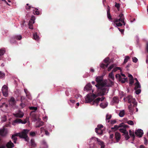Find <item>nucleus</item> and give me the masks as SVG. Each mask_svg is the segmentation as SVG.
<instances>
[{
  "instance_id": "nucleus-1",
  "label": "nucleus",
  "mask_w": 148,
  "mask_h": 148,
  "mask_svg": "<svg viewBox=\"0 0 148 148\" xmlns=\"http://www.w3.org/2000/svg\"><path fill=\"white\" fill-rule=\"evenodd\" d=\"M103 76H100L97 77L96 78L97 84L95 86L99 90L100 92L102 95H104L108 90V89L106 88L107 86L106 84L103 81Z\"/></svg>"
},
{
  "instance_id": "nucleus-2",
  "label": "nucleus",
  "mask_w": 148,
  "mask_h": 148,
  "mask_svg": "<svg viewBox=\"0 0 148 148\" xmlns=\"http://www.w3.org/2000/svg\"><path fill=\"white\" fill-rule=\"evenodd\" d=\"M98 95L94 94H89L86 96V103H90L92 105H94L96 104V106H98L99 101H103L105 98L104 97H102L101 98L98 97L95 99L97 98Z\"/></svg>"
},
{
  "instance_id": "nucleus-3",
  "label": "nucleus",
  "mask_w": 148,
  "mask_h": 148,
  "mask_svg": "<svg viewBox=\"0 0 148 148\" xmlns=\"http://www.w3.org/2000/svg\"><path fill=\"white\" fill-rule=\"evenodd\" d=\"M29 132V130L27 129L24 130L21 132L19 133H16L12 135V139L13 140L14 143H16L17 140V138L16 137L18 136L20 138H23L25 139V141L28 142L29 138L28 137L27 134Z\"/></svg>"
},
{
  "instance_id": "nucleus-4",
  "label": "nucleus",
  "mask_w": 148,
  "mask_h": 148,
  "mask_svg": "<svg viewBox=\"0 0 148 148\" xmlns=\"http://www.w3.org/2000/svg\"><path fill=\"white\" fill-rule=\"evenodd\" d=\"M124 20L123 14L122 13H121L117 18L114 19V24L117 27L121 26L123 25H125V23L124 21Z\"/></svg>"
},
{
  "instance_id": "nucleus-5",
  "label": "nucleus",
  "mask_w": 148,
  "mask_h": 148,
  "mask_svg": "<svg viewBox=\"0 0 148 148\" xmlns=\"http://www.w3.org/2000/svg\"><path fill=\"white\" fill-rule=\"evenodd\" d=\"M8 87L5 85H4L2 88V92L3 95L5 97L8 96Z\"/></svg>"
},
{
  "instance_id": "nucleus-6",
  "label": "nucleus",
  "mask_w": 148,
  "mask_h": 148,
  "mask_svg": "<svg viewBox=\"0 0 148 148\" xmlns=\"http://www.w3.org/2000/svg\"><path fill=\"white\" fill-rule=\"evenodd\" d=\"M13 115L14 116L16 117L21 118L24 116V114L23 111L19 110L17 112L13 113Z\"/></svg>"
},
{
  "instance_id": "nucleus-7",
  "label": "nucleus",
  "mask_w": 148,
  "mask_h": 148,
  "mask_svg": "<svg viewBox=\"0 0 148 148\" xmlns=\"http://www.w3.org/2000/svg\"><path fill=\"white\" fill-rule=\"evenodd\" d=\"M28 120V119L27 117L25 120L23 121L21 119H16L14 121V123H22V124H25L27 122Z\"/></svg>"
},
{
  "instance_id": "nucleus-8",
  "label": "nucleus",
  "mask_w": 148,
  "mask_h": 148,
  "mask_svg": "<svg viewBox=\"0 0 148 148\" xmlns=\"http://www.w3.org/2000/svg\"><path fill=\"white\" fill-rule=\"evenodd\" d=\"M7 133V130H5L4 128L0 129V134L1 136H5Z\"/></svg>"
},
{
  "instance_id": "nucleus-9",
  "label": "nucleus",
  "mask_w": 148,
  "mask_h": 148,
  "mask_svg": "<svg viewBox=\"0 0 148 148\" xmlns=\"http://www.w3.org/2000/svg\"><path fill=\"white\" fill-rule=\"evenodd\" d=\"M135 134L136 135L139 137H142L143 134V131L141 129H138L136 131Z\"/></svg>"
},
{
  "instance_id": "nucleus-10",
  "label": "nucleus",
  "mask_w": 148,
  "mask_h": 148,
  "mask_svg": "<svg viewBox=\"0 0 148 148\" xmlns=\"http://www.w3.org/2000/svg\"><path fill=\"white\" fill-rule=\"evenodd\" d=\"M92 86L90 83H89L86 85L84 88L85 91H88L92 90Z\"/></svg>"
},
{
  "instance_id": "nucleus-11",
  "label": "nucleus",
  "mask_w": 148,
  "mask_h": 148,
  "mask_svg": "<svg viewBox=\"0 0 148 148\" xmlns=\"http://www.w3.org/2000/svg\"><path fill=\"white\" fill-rule=\"evenodd\" d=\"M107 15L108 18L109 20L111 21H112L113 19L112 18V16L110 13V7L109 6H108L107 8Z\"/></svg>"
},
{
  "instance_id": "nucleus-12",
  "label": "nucleus",
  "mask_w": 148,
  "mask_h": 148,
  "mask_svg": "<svg viewBox=\"0 0 148 148\" xmlns=\"http://www.w3.org/2000/svg\"><path fill=\"white\" fill-rule=\"evenodd\" d=\"M132 97L130 95L128 96L125 98H124V100L125 101H128V103H132V101L133 99Z\"/></svg>"
},
{
  "instance_id": "nucleus-13",
  "label": "nucleus",
  "mask_w": 148,
  "mask_h": 148,
  "mask_svg": "<svg viewBox=\"0 0 148 148\" xmlns=\"http://www.w3.org/2000/svg\"><path fill=\"white\" fill-rule=\"evenodd\" d=\"M40 119L38 118V121L36 123V127H40L42 126L43 124V122L42 121H40Z\"/></svg>"
},
{
  "instance_id": "nucleus-14",
  "label": "nucleus",
  "mask_w": 148,
  "mask_h": 148,
  "mask_svg": "<svg viewBox=\"0 0 148 148\" xmlns=\"http://www.w3.org/2000/svg\"><path fill=\"white\" fill-rule=\"evenodd\" d=\"M132 106V104H130L128 106V108L129 110V111L130 113V114L132 115L133 114L134 112V107Z\"/></svg>"
},
{
  "instance_id": "nucleus-15",
  "label": "nucleus",
  "mask_w": 148,
  "mask_h": 148,
  "mask_svg": "<svg viewBox=\"0 0 148 148\" xmlns=\"http://www.w3.org/2000/svg\"><path fill=\"white\" fill-rule=\"evenodd\" d=\"M6 146L8 148H12L14 147V144L11 141H10L7 143Z\"/></svg>"
},
{
  "instance_id": "nucleus-16",
  "label": "nucleus",
  "mask_w": 148,
  "mask_h": 148,
  "mask_svg": "<svg viewBox=\"0 0 148 148\" xmlns=\"http://www.w3.org/2000/svg\"><path fill=\"white\" fill-rule=\"evenodd\" d=\"M115 137L117 142H118L121 138V135L120 133L116 132L115 133Z\"/></svg>"
},
{
  "instance_id": "nucleus-17",
  "label": "nucleus",
  "mask_w": 148,
  "mask_h": 148,
  "mask_svg": "<svg viewBox=\"0 0 148 148\" xmlns=\"http://www.w3.org/2000/svg\"><path fill=\"white\" fill-rule=\"evenodd\" d=\"M108 105V103L107 102H105L101 103L100 104V106L101 107L103 108H106Z\"/></svg>"
},
{
  "instance_id": "nucleus-18",
  "label": "nucleus",
  "mask_w": 148,
  "mask_h": 148,
  "mask_svg": "<svg viewBox=\"0 0 148 148\" xmlns=\"http://www.w3.org/2000/svg\"><path fill=\"white\" fill-rule=\"evenodd\" d=\"M31 146L32 147H36V145L34 139H32L31 140Z\"/></svg>"
},
{
  "instance_id": "nucleus-19",
  "label": "nucleus",
  "mask_w": 148,
  "mask_h": 148,
  "mask_svg": "<svg viewBox=\"0 0 148 148\" xmlns=\"http://www.w3.org/2000/svg\"><path fill=\"white\" fill-rule=\"evenodd\" d=\"M96 132L98 134L101 135L103 133V131L101 129H98V128H96L95 129Z\"/></svg>"
},
{
  "instance_id": "nucleus-20",
  "label": "nucleus",
  "mask_w": 148,
  "mask_h": 148,
  "mask_svg": "<svg viewBox=\"0 0 148 148\" xmlns=\"http://www.w3.org/2000/svg\"><path fill=\"white\" fill-rule=\"evenodd\" d=\"M113 103H118L119 102V99L118 97H114L113 98Z\"/></svg>"
},
{
  "instance_id": "nucleus-21",
  "label": "nucleus",
  "mask_w": 148,
  "mask_h": 148,
  "mask_svg": "<svg viewBox=\"0 0 148 148\" xmlns=\"http://www.w3.org/2000/svg\"><path fill=\"white\" fill-rule=\"evenodd\" d=\"M130 136L132 138V140H134L135 139V135L134 132L131 131V130H129Z\"/></svg>"
},
{
  "instance_id": "nucleus-22",
  "label": "nucleus",
  "mask_w": 148,
  "mask_h": 148,
  "mask_svg": "<svg viewBox=\"0 0 148 148\" xmlns=\"http://www.w3.org/2000/svg\"><path fill=\"white\" fill-rule=\"evenodd\" d=\"M97 141L98 143L101 146V147L105 146L104 143L100 140L97 138Z\"/></svg>"
},
{
  "instance_id": "nucleus-23",
  "label": "nucleus",
  "mask_w": 148,
  "mask_h": 148,
  "mask_svg": "<svg viewBox=\"0 0 148 148\" xmlns=\"http://www.w3.org/2000/svg\"><path fill=\"white\" fill-rule=\"evenodd\" d=\"M119 127H123L124 129H125L126 128L128 127L129 126L124 124L123 123H122L119 125Z\"/></svg>"
},
{
  "instance_id": "nucleus-24",
  "label": "nucleus",
  "mask_w": 148,
  "mask_h": 148,
  "mask_svg": "<svg viewBox=\"0 0 148 148\" xmlns=\"http://www.w3.org/2000/svg\"><path fill=\"white\" fill-rule=\"evenodd\" d=\"M33 38L36 40H38L39 39V37L37 35L36 33L33 34Z\"/></svg>"
},
{
  "instance_id": "nucleus-25",
  "label": "nucleus",
  "mask_w": 148,
  "mask_h": 148,
  "mask_svg": "<svg viewBox=\"0 0 148 148\" xmlns=\"http://www.w3.org/2000/svg\"><path fill=\"white\" fill-rule=\"evenodd\" d=\"M38 9L36 8H35V10H34L33 13L35 15H39L41 13L40 12L38 11Z\"/></svg>"
},
{
  "instance_id": "nucleus-26",
  "label": "nucleus",
  "mask_w": 148,
  "mask_h": 148,
  "mask_svg": "<svg viewBox=\"0 0 148 148\" xmlns=\"http://www.w3.org/2000/svg\"><path fill=\"white\" fill-rule=\"evenodd\" d=\"M125 111L124 110L121 111L119 114V115L120 117H122L125 114Z\"/></svg>"
},
{
  "instance_id": "nucleus-27",
  "label": "nucleus",
  "mask_w": 148,
  "mask_h": 148,
  "mask_svg": "<svg viewBox=\"0 0 148 148\" xmlns=\"http://www.w3.org/2000/svg\"><path fill=\"white\" fill-rule=\"evenodd\" d=\"M10 102H12V104L14 105L16 103L15 99L13 97H12L10 99Z\"/></svg>"
},
{
  "instance_id": "nucleus-28",
  "label": "nucleus",
  "mask_w": 148,
  "mask_h": 148,
  "mask_svg": "<svg viewBox=\"0 0 148 148\" xmlns=\"http://www.w3.org/2000/svg\"><path fill=\"white\" fill-rule=\"evenodd\" d=\"M135 84V86L134 88L135 90H137L138 88H140V86L139 82H138V83H136Z\"/></svg>"
},
{
  "instance_id": "nucleus-29",
  "label": "nucleus",
  "mask_w": 148,
  "mask_h": 148,
  "mask_svg": "<svg viewBox=\"0 0 148 148\" xmlns=\"http://www.w3.org/2000/svg\"><path fill=\"white\" fill-rule=\"evenodd\" d=\"M119 131L123 133L124 134H125V133H127V132H128L125 129L123 128H120L119 129Z\"/></svg>"
},
{
  "instance_id": "nucleus-30",
  "label": "nucleus",
  "mask_w": 148,
  "mask_h": 148,
  "mask_svg": "<svg viewBox=\"0 0 148 148\" xmlns=\"http://www.w3.org/2000/svg\"><path fill=\"white\" fill-rule=\"evenodd\" d=\"M35 17L34 16H32L30 18V20L29 21L30 22H31L32 23H34L35 22Z\"/></svg>"
},
{
  "instance_id": "nucleus-31",
  "label": "nucleus",
  "mask_w": 148,
  "mask_h": 148,
  "mask_svg": "<svg viewBox=\"0 0 148 148\" xmlns=\"http://www.w3.org/2000/svg\"><path fill=\"white\" fill-rule=\"evenodd\" d=\"M119 80L121 82L123 83H125L127 81V78H122L121 79H119Z\"/></svg>"
},
{
  "instance_id": "nucleus-32",
  "label": "nucleus",
  "mask_w": 148,
  "mask_h": 148,
  "mask_svg": "<svg viewBox=\"0 0 148 148\" xmlns=\"http://www.w3.org/2000/svg\"><path fill=\"white\" fill-rule=\"evenodd\" d=\"M130 59V57L128 56H125V58L124 60V61L123 62V64H125L128 61V60Z\"/></svg>"
},
{
  "instance_id": "nucleus-33",
  "label": "nucleus",
  "mask_w": 148,
  "mask_h": 148,
  "mask_svg": "<svg viewBox=\"0 0 148 148\" xmlns=\"http://www.w3.org/2000/svg\"><path fill=\"white\" fill-rule=\"evenodd\" d=\"M119 127H119V125H115L114 126V127H112L111 128V129L112 130H114L115 131V130H117Z\"/></svg>"
},
{
  "instance_id": "nucleus-34",
  "label": "nucleus",
  "mask_w": 148,
  "mask_h": 148,
  "mask_svg": "<svg viewBox=\"0 0 148 148\" xmlns=\"http://www.w3.org/2000/svg\"><path fill=\"white\" fill-rule=\"evenodd\" d=\"M118 70H120L121 71V68L119 67H116L114 68V69H113L112 70V72H115Z\"/></svg>"
},
{
  "instance_id": "nucleus-35",
  "label": "nucleus",
  "mask_w": 148,
  "mask_h": 148,
  "mask_svg": "<svg viewBox=\"0 0 148 148\" xmlns=\"http://www.w3.org/2000/svg\"><path fill=\"white\" fill-rule=\"evenodd\" d=\"M14 38L18 40H20L22 39V37L21 35H18L16 36Z\"/></svg>"
},
{
  "instance_id": "nucleus-36",
  "label": "nucleus",
  "mask_w": 148,
  "mask_h": 148,
  "mask_svg": "<svg viewBox=\"0 0 148 148\" xmlns=\"http://www.w3.org/2000/svg\"><path fill=\"white\" fill-rule=\"evenodd\" d=\"M8 107V105L5 103H2L1 105L0 104V107H5L6 108Z\"/></svg>"
},
{
  "instance_id": "nucleus-37",
  "label": "nucleus",
  "mask_w": 148,
  "mask_h": 148,
  "mask_svg": "<svg viewBox=\"0 0 148 148\" xmlns=\"http://www.w3.org/2000/svg\"><path fill=\"white\" fill-rule=\"evenodd\" d=\"M109 76L110 78H111L113 80L114 79V75L112 72L109 74Z\"/></svg>"
},
{
  "instance_id": "nucleus-38",
  "label": "nucleus",
  "mask_w": 148,
  "mask_h": 148,
  "mask_svg": "<svg viewBox=\"0 0 148 148\" xmlns=\"http://www.w3.org/2000/svg\"><path fill=\"white\" fill-rule=\"evenodd\" d=\"M110 58L108 57H107L105 58L104 60V62L106 63H110L109 62Z\"/></svg>"
},
{
  "instance_id": "nucleus-39",
  "label": "nucleus",
  "mask_w": 148,
  "mask_h": 148,
  "mask_svg": "<svg viewBox=\"0 0 148 148\" xmlns=\"http://www.w3.org/2000/svg\"><path fill=\"white\" fill-rule=\"evenodd\" d=\"M125 134V137L126 140H128L129 138L130 137L128 134V132H127Z\"/></svg>"
},
{
  "instance_id": "nucleus-40",
  "label": "nucleus",
  "mask_w": 148,
  "mask_h": 148,
  "mask_svg": "<svg viewBox=\"0 0 148 148\" xmlns=\"http://www.w3.org/2000/svg\"><path fill=\"white\" fill-rule=\"evenodd\" d=\"M32 8L31 6L29 5V4H27L26 6V9L27 10H29ZM32 8H33L32 7Z\"/></svg>"
},
{
  "instance_id": "nucleus-41",
  "label": "nucleus",
  "mask_w": 148,
  "mask_h": 148,
  "mask_svg": "<svg viewBox=\"0 0 148 148\" xmlns=\"http://www.w3.org/2000/svg\"><path fill=\"white\" fill-rule=\"evenodd\" d=\"M32 117L34 119V121H35L37 120V118L36 115L35 114H34L32 115Z\"/></svg>"
},
{
  "instance_id": "nucleus-42",
  "label": "nucleus",
  "mask_w": 148,
  "mask_h": 148,
  "mask_svg": "<svg viewBox=\"0 0 148 148\" xmlns=\"http://www.w3.org/2000/svg\"><path fill=\"white\" fill-rule=\"evenodd\" d=\"M34 23H32L31 22H29V28L31 29H33V24Z\"/></svg>"
},
{
  "instance_id": "nucleus-43",
  "label": "nucleus",
  "mask_w": 148,
  "mask_h": 148,
  "mask_svg": "<svg viewBox=\"0 0 148 148\" xmlns=\"http://www.w3.org/2000/svg\"><path fill=\"white\" fill-rule=\"evenodd\" d=\"M112 117V115L111 114H107L106 116V120H110Z\"/></svg>"
},
{
  "instance_id": "nucleus-44",
  "label": "nucleus",
  "mask_w": 148,
  "mask_h": 148,
  "mask_svg": "<svg viewBox=\"0 0 148 148\" xmlns=\"http://www.w3.org/2000/svg\"><path fill=\"white\" fill-rule=\"evenodd\" d=\"M129 81V83L130 85H132L134 82L133 78H130Z\"/></svg>"
},
{
  "instance_id": "nucleus-45",
  "label": "nucleus",
  "mask_w": 148,
  "mask_h": 148,
  "mask_svg": "<svg viewBox=\"0 0 148 148\" xmlns=\"http://www.w3.org/2000/svg\"><path fill=\"white\" fill-rule=\"evenodd\" d=\"M115 6L116 8L118 10H119L120 7V4L119 3H117L116 2H115Z\"/></svg>"
},
{
  "instance_id": "nucleus-46",
  "label": "nucleus",
  "mask_w": 148,
  "mask_h": 148,
  "mask_svg": "<svg viewBox=\"0 0 148 148\" xmlns=\"http://www.w3.org/2000/svg\"><path fill=\"white\" fill-rule=\"evenodd\" d=\"M132 103L134 104L133 106H134L136 105L137 103L136 102V100L134 99H132Z\"/></svg>"
},
{
  "instance_id": "nucleus-47",
  "label": "nucleus",
  "mask_w": 148,
  "mask_h": 148,
  "mask_svg": "<svg viewBox=\"0 0 148 148\" xmlns=\"http://www.w3.org/2000/svg\"><path fill=\"white\" fill-rule=\"evenodd\" d=\"M114 66V64H112L111 65L108 69V71H110L111 69H112Z\"/></svg>"
},
{
  "instance_id": "nucleus-48",
  "label": "nucleus",
  "mask_w": 148,
  "mask_h": 148,
  "mask_svg": "<svg viewBox=\"0 0 148 148\" xmlns=\"http://www.w3.org/2000/svg\"><path fill=\"white\" fill-rule=\"evenodd\" d=\"M5 74L1 71H0V77L3 78L5 76Z\"/></svg>"
},
{
  "instance_id": "nucleus-49",
  "label": "nucleus",
  "mask_w": 148,
  "mask_h": 148,
  "mask_svg": "<svg viewBox=\"0 0 148 148\" xmlns=\"http://www.w3.org/2000/svg\"><path fill=\"white\" fill-rule=\"evenodd\" d=\"M6 119H6V117L5 116H4L3 117H2V122H5L6 121Z\"/></svg>"
},
{
  "instance_id": "nucleus-50",
  "label": "nucleus",
  "mask_w": 148,
  "mask_h": 148,
  "mask_svg": "<svg viewBox=\"0 0 148 148\" xmlns=\"http://www.w3.org/2000/svg\"><path fill=\"white\" fill-rule=\"evenodd\" d=\"M127 123L129 125H133L134 124L133 122L132 121H131V120L128 121H127Z\"/></svg>"
},
{
  "instance_id": "nucleus-51",
  "label": "nucleus",
  "mask_w": 148,
  "mask_h": 148,
  "mask_svg": "<svg viewBox=\"0 0 148 148\" xmlns=\"http://www.w3.org/2000/svg\"><path fill=\"white\" fill-rule=\"evenodd\" d=\"M136 94L138 95L141 92V90L140 89H138L136 90Z\"/></svg>"
},
{
  "instance_id": "nucleus-52",
  "label": "nucleus",
  "mask_w": 148,
  "mask_h": 148,
  "mask_svg": "<svg viewBox=\"0 0 148 148\" xmlns=\"http://www.w3.org/2000/svg\"><path fill=\"white\" fill-rule=\"evenodd\" d=\"M133 61L135 63L136 62L138 61V59L136 57H134L132 58Z\"/></svg>"
},
{
  "instance_id": "nucleus-53",
  "label": "nucleus",
  "mask_w": 148,
  "mask_h": 148,
  "mask_svg": "<svg viewBox=\"0 0 148 148\" xmlns=\"http://www.w3.org/2000/svg\"><path fill=\"white\" fill-rule=\"evenodd\" d=\"M30 109L31 110H34L35 111L37 110V108L36 107H30Z\"/></svg>"
},
{
  "instance_id": "nucleus-54",
  "label": "nucleus",
  "mask_w": 148,
  "mask_h": 148,
  "mask_svg": "<svg viewBox=\"0 0 148 148\" xmlns=\"http://www.w3.org/2000/svg\"><path fill=\"white\" fill-rule=\"evenodd\" d=\"M100 67L103 69H105V64L103 63L101 64H100Z\"/></svg>"
},
{
  "instance_id": "nucleus-55",
  "label": "nucleus",
  "mask_w": 148,
  "mask_h": 148,
  "mask_svg": "<svg viewBox=\"0 0 148 148\" xmlns=\"http://www.w3.org/2000/svg\"><path fill=\"white\" fill-rule=\"evenodd\" d=\"M115 77L116 78H119V79H121V77L119 74H117L115 76Z\"/></svg>"
},
{
  "instance_id": "nucleus-56",
  "label": "nucleus",
  "mask_w": 148,
  "mask_h": 148,
  "mask_svg": "<svg viewBox=\"0 0 148 148\" xmlns=\"http://www.w3.org/2000/svg\"><path fill=\"white\" fill-rule=\"evenodd\" d=\"M144 143L145 145H147V140L145 137L144 138Z\"/></svg>"
},
{
  "instance_id": "nucleus-57",
  "label": "nucleus",
  "mask_w": 148,
  "mask_h": 148,
  "mask_svg": "<svg viewBox=\"0 0 148 148\" xmlns=\"http://www.w3.org/2000/svg\"><path fill=\"white\" fill-rule=\"evenodd\" d=\"M36 134L34 132H32L30 133V136H35Z\"/></svg>"
},
{
  "instance_id": "nucleus-58",
  "label": "nucleus",
  "mask_w": 148,
  "mask_h": 148,
  "mask_svg": "<svg viewBox=\"0 0 148 148\" xmlns=\"http://www.w3.org/2000/svg\"><path fill=\"white\" fill-rule=\"evenodd\" d=\"M20 106L22 108H23L25 106V104L23 103H22L20 104Z\"/></svg>"
},
{
  "instance_id": "nucleus-59",
  "label": "nucleus",
  "mask_w": 148,
  "mask_h": 148,
  "mask_svg": "<svg viewBox=\"0 0 148 148\" xmlns=\"http://www.w3.org/2000/svg\"><path fill=\"white\" fill-rule=\"evenodd\" d=\"M118 29L119 30V31L121 32L122 34H123L124 33V29H121L119 28H118Z\"/></svg>"
},
{
  "instance_id": "nucleus-60",
  "label": "nucleus",
  "mask_w": 148,
  "mask_h": 148,
  "mask_svg": "<svg viewBox=\"0 0 148 148\" xmlns=\"http://www.w3.org/2000/svg\"><path fill=\"white\" fill-rule=\"evenodd\" d=\"M103 127V126L102 125H99L97 126L98 129H101V128Z\"/></svg>"
},
{
  "instance_id": "nucleus-61",
  "label": "nucleus",
  "mask_w": 148,
  "mask_h": 148,
  "mask_svg": "<svg viewBox=\"0 0 148 148\" xmlns=\"http://www.w3.org/2000/svg\"><path fill=\"white\" fill-rule=\"evenodd\" d=\"M116 122V121L115 120H112L111 121V123L112 124H114Z\"/></svg>"
},
{
  "instance_id": "nucleus-62",
  "label": "nucleus",
  "mask_w": 148,
  "mask_h": 148,
  "mask_svg": "<svg viewBox=\"0 0 148 148\" xmlns=\"http://www.w3.org/2000/svg\"><path fill=\"white\" fill-rule=\"evenodd\" d=\"M24 91L25 93L26 94V96H27V92H28V91L27 89H25L24 90Z\"/></svg>"
},
{
  "instance_id": "nucleus-63",
  "label": "nucleus",
  "mask_w": 148,
  "mask_h": 148,
  "mask_svg": "<svg viewBox=\"0 0 148 148\" xmlns=\"http://www.w3.org/2000/svg\"><path fill=\"white\" fill-rule=\"evenodd\" d=\"M25 99V98H24V97H21L20 100H21V101L22 102V101H23V99Z\"/></svg>"
},
{
  "instance_id": "nucleus-64",
  "label": "nucleus",
  "mask_w": 148,
  "mask_h": 148,
  "mask_svg": "<svg viewBox=\"0 0 148 148\" xmlns=\"http://www.w3.org/2000/svg\"><path fill=\"white\" fill-rule=\"evenodd\" d=\"M113 136H114V135L113 134H110V138L111 139L113 138Z\"/></svg>"
}]
</instances>
